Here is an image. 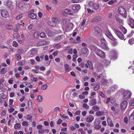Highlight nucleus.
Segmentation results:
<instances>
[{
  "instance_id": "f257e3e1",
  "label": "nucleus",
  "mask_w": 134,
  "mask_h": 134,
  "mask_svg": "<svg viewBox=\"0 0 134 134\" xmlns=\"http://www.w3.org/2000/svg\"><path fill=\"white\" fill-rule=\"evenodd\" d=\"M62 22L64 25L67 24L64 26V29H65L66 31H69L72 29L74 26V25L73 23L70 22L68 23L66 19H64Z\"/></svg>"
},
{
  "instance_id": "f03ea898",
  "label": "nucleus",
  "mask_w": 134,
  "mask_h": 134,
  "mask_svg": "<svg viewBox=\"0 0 134 134\" xmlns=\"http://www.w3.org/2000/svg\"><path fill=\"white\" fill-rule=\"evenodd\" d=\"M121 93L123 95V96L125 99L130 98L131 96V93L129 91H125L122 89L121 91Z\"/></svg>"
},
{
  "instance_id": "7ed1b4c3",
  "label": "nucleus",
  "mask_w": 134,
  "mask_h": 134,
  "mask_svg": "<svg viewBox=\"0 0 134 134\" xmlns=\"http://www.w3.org/2000/svg\"><path fill=\"white\" fill-rule=\"evenodd\" d=\"M113 31L116 35L121 40H123L124 38V36L122 33L119 29H114Z\"/></svg>"
},
{
  "instance_id": "20e7f679",
  "label": "nucleus",
  "mask_w": 134,
  "mask_h": 134,
  "mask_svg": "<svg viewBox=\"0 0 134 134\" xmlns=\"http://www.w3.org/2000/svg\"><path fill=\"white\" fill-rule=\"evenodd\" d=\"M4 3V5L6 6L9 9L11 10L13 9L14 6L12 2L8 0H5Z\"/></svg>"
},
{
  "instance_id": "39448f33",
  "label": "nucleus",
  "mask_w": 134,
  "mask_h": 134,
  "mask_svg": "<svg viewBox=\"0 0 134 134\" xmlns=\"http://www.w3.org/2000/svg\"><path fill=\"white\" fill-rule=\"evenodd\" d=\"M96 54L101 58H104L105 57V53L101 50L97 49L96 52Z\"/></svg>"
},
{
  "instance_id": "423d86ee",
  "label": "nucleus",
  "mask_w": 134,
  "mask_h": 134,
  "mask_svg": "<svg viewBox=\"0 0 134 134\" xmlns=\"http://www.w3.org/2000/svg\"><path fill=\"white\" fill-rule=\"evenodd\" d=\"M101 42L102 43V47L106 50H108L109 48L108 47L107 43L106 41L104 39H102L101 40Z\"/></svg>"
},
{
  "instance_id": "0eeeda50",
  "label": "nucleus",
  "mask_w": 134,
  "mask_h": 134,
  "mask_svg": "<svg viewBox=\"0 0 134 134\" xmlns=\"http://www.w3.org/2000/svg\"><path fill=\"white\" fill-rule=\"evenodd\" d=\"M116 101V100L115 98L112 97H111L107 99L105 101V103L107 104L109 103L110 102L111 104H114Z\"/></svg>"
},
{
  "instance_id": "6e6552de",
  "label": "nucleus",
  "mask_w": 134,
  "mask_h": 134,
  "mask_svg": "<svg viewBox=\"0 0 134 134\" xmlns=\"http://www.w3.org/2000/svg\"><path fill=\"white\" fill-rule=\"evenodd\" d=\"M122 15H120L116 14L115 16V20L117 22L122 24V23L123 20L121 19Z\"/></svg>"
},
{
  "instance_id": "1a4fd4ad",
  "label": "nucleus",
  "mask_w": 134,
  "mask_h": 134,
  "mask_svg": "<svg viewBox=\"0 0 134 134\" xmlns=\"http://www.w3.org/2000/svg\"><path fill=\"white\" fill-rule=\"evenodd\" d=\"M94 66L95 68L99 71L103 67L102 65L99 62L96 63L95 64Z\"/></svg>"
},
{
  "instance_id": "9d476101",
  "label": "nucleus",
  "mask_w": 134,
  "mask_h": 134,
  "mask_svg": "<svg viewBox=\"0 0 134 134\" xmlns=\"http://www.w3.org/2000/svg\"><path fill=\"white\" fill-rule=\"evenodd\" d=\"M80 8L81 7L79 4H75L72 7V9L75 11V13H77L80 9Z\"/></svg>"
},
{
  "instance_id": "9b49d317",
  "label": "nucleus",
  "mask_w": 134,
  "mask_h": 134,
  "mask_svg": "<svg viewBox=\"0 0 134 134\" xmlns=\"http://www.w3.org/2000/svg\"><path fill=\"white\" fill-rule=\"evenodd\" d=\"M127 105V102L126 101H123L120 104V108L121 110H124L126 108Z\"/></svg>"
},
{
  "instance_id": "f8f14e48",
  "label": "nucleus",
  "mask_w": 134,
  "mask_h": 134,
  "mask_svg": "<svg viewBox=\"0 0 134 134\" xmlns=\"http://www.w3.org/2000/svg\"><path fill=\"white\" fill-rule=\"evenodd\" d=\"M2 16L4 18H7L9 16V13L8 12L5 10H2L1 12Z\"/></svg>"
},
{
  "instance_id": "ddd939ff",
  "label": "nucleus",
  "mask_w": 134,
  "mask_h": 134,
  "mask_svg": "<svg viewBox=\"0 0 134 134\" xmlns=\"http://www.w3.org/2000/svg\"><path fill=\"white\" fill-rule=\"evenodd\" d=\"M94 29L95 31V34L97 35H100L102 32L101 29L98 27L96 26L94 27Z\"/></svg>"
},
{
  "instance_id": "4468645a",
  "label": "nucleus",
  "mask_w": 134,
  "mask_h": 134,
  "mask_svg": "<svg viewBox=\"0 0 134 134\" xmlns=\"http://www.w3.org/2000/svg\"><path fill=\"white\" fill-rule=\"evenodd\" d=\"M118 11L120 14H125L126 13V11L125 9L122 6L119 7Z\"/></svg>"
},
{
  "instance_id": "2eb2a0df",
  "label": "nucleus",
  "mask_w": 134,
  "mask_h": 134,
  "mask_svg": "<svg viewBox=\"0 0 134 134\" xmlns=\"http://www.w3.org/2000/svg\"><path fill=\"white\" fill-rule=\"evenodd\" d=\"M105 34L108 38L110 40H113V39H114L112 35L108 31H105Z\"/></svg>"
},
{
  "instance_id": "dca6fc26",
  "label": "nucleus",
  "mask_w": 134,
  "mask_h": 134,
  "mask_svg": "<svg viewBox=\"0 0 134 134\" xmlns=\"http://www.w3.org/2000/svg\"><path fill=\"white\" fill-rule=\"evenodd\" d=\"M128 24L132 28H134V20L132 18L129 19L128 21Z\"/></svg>"
},
{
  "instance_id": "f3484780",
  "label": "nucleus",
  "mask_w": 134,
  "mask_h": 134,
  "mask_svg": "<svg viewBox=\"0 0 134 134\" xmlns=\"http://www.w3.org/2000/svg\"><path fill=\"white\" fill-rule=\"evenodd\" d=\"M94 119V117L92 115H90L86 119V121L88 122H91Z\"/></svg>"
},
{
  "instance_id": "a211bd4d",
  "label": "nucleus",
  "mask_w": 134,
  "mask_h": 134,
  "mask_svg": "<svg viewBox=\"0 0 134 134\" xmlns=\"http://www.w3.org/2000/svg\"><path fill=\"white\" fill-rule=\"evenodd\" d=\"M129 120L131 123L134 122V110L130 115Z\"/></svg>"
},
{
  "instance_id": "6ab92c4d",
  "label": "nucleus",
  "mask_w": 134,
  "mask_h": 134,
  "mask_svg": "<svg viewBox=\"0 0 134 134\" xmlns=\"http://www.w3.org/2000/svg\"><path fill=\"white\" fill-rule=\"evenodd\" d=\"M101 18L100 16H98L93 19H92L91 21V22H98L100 21Z\"/></svg>"
},
{
  "instance_id": "aec40b11",
  "label": "nucleus",
  "mask_w": 134,
  "mask_h": 134,
  "mask_svg": "<svg viewBox=\"0 0 134 134\" xmlns=\"http://www.w3.org/2000/svg\"><path fill=\"white\" fill-rule=\"evenodd\" d=\"M129 105L130 108H134V98H132L129 102Z\"/></svg>"
},
{
  "instance_id": "412c9836",
  "label": "nucleus",
  "mask_w": 134,
  "mask_h": 134,
  "mask_svg": "<svg viewBox=\"0 0 134 134\" xmlns=\"http://www.w3.org/2000/svg\"><path fill=\"white\" fill-rule=\"evenodd\" d=\"M107 121L108 124L109 126L111 127H113L114 126L112 120L110 118H108Z\"/></svg>"
},
{
  "instance_id": "4be33fe9",
  "label": "nucleus",
  "mask_w": 134,
  "mask_h": 134,
  "mask_svg": "<svg viewBox=\"0 0 134 134\" xmlns=\"http://www.w3.org/2000/svg\"><path fill=\"white\" fill-rule=\"evenodd\" d=\"M46 31L49 37L52 36L54 34V33L52 31L47 29L46 30Z\"/></svg>"
},
{
  "instance_id": "5701e85b",
  "label": "nucleus",
  "mask_w": 134,
  "mask_h": 134,
  "mask_svg": "<svg viewBox=\"0 0 134 134\" xmlns=\"http://www.w3.org/2000/svg\"><path fill=\"white\" fill-rule=\"evenodd\" d=\"M28 17L32 19H35L36 18V14L34 13H30L28 14Z\"/></svg>"
},
{
  "instance_id": "b1692460",
  "label": "nucleus",
  "mask_w": 134,
  "mask_h": 134,
  "mask_svg": "<svg viewBox=\"0 0 134 134\" xmlns=\"http://www.w3.org/2000/svg\"><path fill=\"white\" fill-rule=\"evenodd\" d=\"M81 52L84 54H86L88 53L89 51L88 49L86 48H83L81 49Z\"/></svg>"
},
{
  "instance_id": "393cba45",
  "label": "nucleus",
  "mask_w": 134,
  "mask_h": 134,
  "mask_svg": "<svg viewBox=\"0 0 134 134\" xmlns=\"http://www.w3.org/2000/svg\"><path fill=\"white\" fill-rule=\"evenodd\" d=\"M46 42L44 41H41L39 42L37 44L38 46H41L43 45H45L46 44Z\"/></svg>"
},
{
  "instance_id": "a878e982",
  "label": "nucleus",
  "mask_w": 134,
  "mask_h": 134,
  "mask_svg": "<svg viewBox=\"0 0 134 134\" xmlns=\"http://www.w3.org/2000/svg\"><path fill=\"white\" fill-rule=\"evenodd\" d=\"M86 20L85 19H84L82 23V26L81 27L82 30H84V28L86 26L87 24L86 23Z\"/></svg>"
},
{
  "instance_id": "bb28decb",
  "label": "nucleus",
  "mask_w": 134,
  "mask_h": 134,
  "mask_svg": "<svg viewBox=\"0 0 134 134\" xmlns=\"http://www.w3.org/2000/svg\"><path fill=\"white\" fill-rule=\"evenodd\" d=\"M119 28L123 32L124 34H125L126 33L127 31V30L122 26H120L119 27Z\"/></svg>"
},
{
  "instance_id": "cd10ccee",
  "label": "nucleus",
  "mask_w": 134,
  "mask_h": 134,
  "mask_svg": "<svg viewBox=\"0 0 134 134\" xmlns=\"http://www.w3.org/2000/svg\"><path fill=\"white\" fill-rule=\"evenodd\" d=\"M64 67L66 70V72H68V71H69L71 70V68L69 67V65L67 64H65Z\"/></svg>"
},
{
  "instance_id": "c85d7f7f",
  "label": "nucleus",
  "mask_w": 134,
  "mask_h": 134,
  "mask_svg": "<svg viewBox=\"0 0 134 134\" xmlns=\"http://www.w3.org/2000/svg\"><path fill=\"white\" fill-rule=\"evenodd\" d=\"M117 86L116 85H113L111 86L110 88V91H114L117 88Z\"/></svg>"
},
{
  "instance_id": "c756f323",
  "label": "nucleus",
  "mask_w": 134,
  "mask_h": 134,
  "mask_svg": "<svg viewBox=\"0 0 134 134\" xmlns=\"http://www.w3.org/2000/svg\"><path fill=\"white\" fill-rule=\"evenodd\" d=\"M7 72V70L4 68H2L1 70L0 73L3 75L5 74Z\"/></svg>"
},
{
  "instance_id": "7c9ffc66",
  "label": "nucleus",
  "mask_w": 134,
  "mask_h": 134,
  "mask_svg": "<svg viewBox=\"0 0 134 134\" xmlns=\"http://www.w3.org/2000/svg\"><path fill=\"white\" fill-rule=\"evenodd\" d=\"M100 87V86L99 84L97 83L95 85L94 87V90L95 91H96L98 90Z\"/></svg>"
},
{
  "instance_id": "2f4dec72",
  "label": "nucleus",
  "mask_w": 134,
  "mask_h": 134,
  "mask_svg": "<svg viewBox=\"0 0 134 134\" xmlns=\"http://www.w3.org/2000/svg\"><path fill=\"white\" fill-rule=\"evenodd\" d=\"M97 101L96 99H93L91 100L90 103V105H94L96 103Z\"/></svg>"
},
{
  "instance_id": "473e14b6",
  "label": "nucleus",
  "mask_w": 134,
  "mask_h": 134,
  "mask_svg": "<svg viewBox=\"0 0 134 134\" xmlns=\"http://www.w3.org/2000/svg\"><path fill=\"white\" fill-rule=\"evenodd\" d=\"M100 123V121L98 119H96L94 121V125H99Z\"/></svg>"
},
{
  "instance_id": "72a5a7b5",
  "label": "nucleus",
  "mask_w": 134,
  "mask_h": 134,
  "mask_svg": "<svg viewBox=\"0 0 134 134\" xmlns=\"http://www.w3.org/2000/svg\"><path fill=\"white\" fill-rule=\"evenodd\" d=\"M112 54L113 56L112 57V58H113V59H116L117 57V54L116 52L115 51H114V52H112L111 53Z\"/></svg>"
},
{
  "instance_id": "f704fd0d",
  "label": "nucleus",
  "mask_w": 134,
  "mask_h": 134,
  "mask_svg": "<svg viewBox=\"0 0 134 134\" xmlns=\"http://www.w3.org/2000/svg\"><path fill=\"white\" fill-rule=\"evenodd\" d=\"M87 63L89 67L91 69L93 68L92 64V62L90 60H88Z\"/></svg>"
},
{
  "instance_id": "c9c22d12",
  "label": "nucleus",
  "mask_w": 134,
  "mask_h": 134,
  "mask_svg": "<svg viewBox=\"0 0 134 134\" xmlns=\"http://www.w3.org/2000/svg\"><path fill=\"white\" fill-rule=\"evenodd\" d=\"M93 8L96 10H97L99 8L98 4L97 3L94 4L93 6Z\"/></svg>"
},
{
  "instance_id": "e433bc0d",
  "label": "nucleus",
  "mask_w": 134,
  "mask_h": 134,
  "mask_svg": "<svg viewBox=\"0 0 134 134\" xmlns=\"http://www.w3.org/2000/svg\"><path fill=\"white\" fill-rule=\"evenodd\" d=\"M37 100L39 102H42L43 100L42 96L40 95H38V96Z\"/></svg>"
},
{
  "instance_id": "4c0bfd02",
  "label": "nucleus",
  "mask_w": 134,
  "mask_h": 134,
  "mask_svg": "<svg viewBox=\"0 0 134 134\" xmlns=\"http://www.w3.org/2000/svg\"><path fill=\"white\" fill-rule=\"evenodd\" d=\"M103 114V112L101 111H98L96 113V114L97 116H100L102 115Z\"/></svg>"
},
{
  "instance_id": "58836bf2",
  "label": "nucleus",
  "mask_w": 134,
  "mask_h": 134,
  "mask_svg": "<svg viewBox=\"0 0 134 134\" xmlns=\"http://www.w3.org/2000/svg\"><path fill=\"white\" fill-rule=\"evenodd\" d=\"M107 81L105 79L103 78H102L101 80V82L102 84L103 85H105L107 83Z\"/></svg>"
},
{
  "instance_id": "ea45409f",
  "label": "nucleus",
  "mask_w": 134,
  "mask_h": 134,
  "mask_svg": "<svg viewBox=\"0 0 134 134\" xmlns=\"http://www.w3.org/2000/svg\"><path fill=\"white\" fill-rule=\"evenodd\" d=\"M110 61L109 60H105L103 61V63L104 65L107 66L109 64L110 62Z\"/></svg>"
},
{
  "instance_id": "a19ab883",
  "label": "nucleus",
  "mask_w": 134,
  "mask_h": 134,
  "mask_svg": "<svg viewBox=\"0 0 134 134\" xmlns=\"http://www.w3.org/2000/svg\"><path fill=\"white\" fill-rule=\"evenodd\" d=\"M16 26H18L19 25L21 26L22 25V27L24 26V23L22 22V21L21 20L20 21L19 23H18L16 25Z\"/></svg>"
},
{
  "instance_id": "79ce46f5",
  "label": "nucleus",
  "mask_w": 134,
  "mask_h": 134,
  "mask_svg": "<svg viewBox=\"0 0 134 134\" xmlns=\"http://www.w3.org/2000/svg\"><path fill=\"white\" fill-rule=\"evenodd\" d=\"M39 34L40 33L38 32H36L34 34V37L35 38H37L39 36Z\"/></svg>"
},
{
  "instance_id": "37998d69",
  "label": "nucleus",
  "mask_w": 134,
  "mask_h": 134,
  "mask_svg": "<svg viewBox=\"0 0 134 134\" xmlns=\"http://www.w3.org/2000/svg\"><path fill=\"white\" fill-rule=\"evenodd\" d=\"M87 3L90 6H92L93 5V2L90 1H87Z\"/></svg>"
},
{
  "instance_id": "c03bdc74",
  "label": "nucleus",
  "mask_w": 134,
  "mask_h": 134,
  "mask_svg": "<svg viewBox=\"0 0 134 134\" xmlns=\"http://www.w3.org/2000/svg\"><path fill=\"white\" fill-rule=\"evenodd\" d=\"M52 22L55 23V24L57 23L58 22V20L57 18H52Z\"/></svg>"
},
{
  "instance_id": "a18cd8bd",
  "label": "nucleus",
  "mask_w": 134,
  "mask_h": 134,
  "mask_svg": "<svg viewBox=\"0 0 134 134\" xmlns=\"http://www.w3.org/2000/svg\"><path fill=\"white\" fill-rule=\"evenodd\" d=\"M20 126L21 125L20 124L17 123L15 125L14 127L15 129H16L20 128Z\"/></svg>"
},
{
  "instance_id": "49530a36",
  "label": "nucleus",
  "mask_w": 134,
  "mask_h": 134,
  "mask_svg": "<svg viewBox=\"0 0 134 134\" xmlns=\"http://www.w3.org/2000/svg\"><path fill=\"white\" fill-rule=\"evenodd\" d=\"M32 118V116L31 115H28L27 116V119L30 121H31Z\"/></svg>"
},
{
  "instance_id": "de8ad7c7",
  "label": "nucleus",
  "mask_w": 134,
  "mask_h": 134,
  "mask_svg": "<svg viewBox=\"0 0 134 134\" xmlns=\"http://www.w3.org/2000/svg\"><path fill=\"white\" fill-rule=\"evenodd\" d=\"M83 107L86 109H88L89 107L86 103H83Z\"/></svg>"
},
{
  "instance_id": "09e8293b",
  "label": "nucleus",
  "mask_w": 134,
  "mask_h": 134,
  "mask_svg": "<svg viewBox=\"0 0 134 134\" xmlns=\"http://www.w3.org/2000/svg\"><path fill=\"white\" fill-rule=\"evenodd\" d=\"M129 43L130 44H132L134 43V39L133 38H131L129 41Z\"/></svg>"
},
{
  "instance_id": "8fccbe9b",
  "label": "nucleus",
  "mask_w": 134,
  "mask_h": 134,
  "mask_svg": "<svg viewBox=\"0 0 134 134\" xmlns=\"http://www.w3.org/2000/svg\"><path fill=\"white\" fill-rule=\"evenodd\" d=\"M116 2V1L115 0H111L108 2V4L110 5H111L115 3Z\"/></svg>"
},
{
  "instance_id": "3c124183",
  "label": "nucleus",
  "mask_w": 134,
  "mask_h": 134,
  "mask_svg": "<svg viewBox=\"0 0 134 134\" xmlns=\"http://www.w3.org/2000/svg\"><path fill=\"white\" fill-rule=\"evenodd\" d=\"M13 46L15 47H17L18 46V44L15 41H13L12 44Z\"/></svg>"
},
{
  "instance_id": "603ef678",
  "label": "nucleus",
  "mask_w": 134,
  "mask_h": 134,
  "mask_svg": "<svg viewBox=\"0 0 134 134\" xmlns=\"http://www.w3.org/2000/svg\"><path fill=\"white\" fill-rule=\"evenodd\" d=\"M47 85L46 84L42 86L41 89L43 90H45L47 89Z\"/></svg>"
},
{
  "instance_id": "864d4df0",
  "label": "nucleus",
  "mask_w": 134,
  "mask_h": 134,
  "mask_svg": "<svg viewBox=\"0 0 134 134\" xmlns=\"http://www.w3.org/2000/svg\"><path fill=\"white\" fill-rule=\"evenodd\" d=\"M99 109V107L97 105H95L93 107V109L95 111H97Z\"/></svg>"
},
{
  "instance_id": "5fc2aeb1",
  "label": "nucleus",
  "mask_w": 134,
  "mask_h": 134,
  "mask_svg": "<svg viewBox=\"0 0 134 134\" xmlns=\"http://www.w3.org/2000/svg\"><path fill=\"white\" fill-rule=\"evenodd\" d=\"M77 57V54H75L73 55L72 58V61H76V59Z\"/></svg>"
},
{
  "instance_id": "6e6d98bb",
  "label": "nucleus",
  "mask_w": 134,
  "mask_h": 134,
  "mask_svg": "<svg viewBox=\"0 0 134 134\" xmlns=\"http://www.w3.org/2000/svg\"><path fill=\"white\" fill-rule=\"evenodd\" d=\"M1 97L3 99H5L6 97V95L4 93H2L1 94Z\"/></svg>"
},
{
  "instance_id": "4d7b16f0",
  "label": "nucleus",
  "mask_w": 134,
  "mask_h": 134,
  "mask_svg": "<svg viewBox=\"0 0 134 134\" xmlns=\"http://www.w3.org/2000/svg\"><path fill=\"white\" fill-rule=\"evenodd\" d=\"M28 124V123L25 121H23L22 123V125L23 126H27Z\"/></svg>"
},
{
  "instance_id": "13d9d810",
  "label": "nucleus",
  "mask_w": 134,
  "mask_h": 134,
  "mask_svg": "<svg viewBox=\"0 0 134 134\" xmlns=\"http://www.w3.org/2000/svg\"><path fill=\"white\" fill-rule=\"evenodd\" d=\"M46 34L44 32L41 33L40 34V36L41 38H43L45 36Z\"/></svg>"
},
{
  "instance_id": "bf43d9fd",
  "label": "nucleus",
  "mask_w": 134,
  "mask_h": 134,
  "mask_svg": "<svg viewBox=\"0 0 134 134\" xmlns=\"http://www.w3.org/2000/svg\"><path fill=\"white\" fill-rule=\"evenodd\" d=\"M78 131L81 132L82 134H85V131L82 128L79 129L78 130Z\"/></svg>"
},
{
  "instance_id": "052dcab7",
  "label": "nucleus",
  "mask_w": 134,
  "mask_h": 134,
  "mask_svg": "<svg viewBox=\"0 0 134 134\" xmlns=\"http://www.w3.org/2000/svg\"><path fill=\"white\" fill-rule=\"evenodd\" d=\"M13 36L14 38H17L19 37L20 35L19 34L15 33L13 34Z\"/></svg>"
},
{
  "instance_id": "680f3d73",
  "label": "nucleus",
  "mask_w": 134,
  "mask_h": 134,
  "mask_svg": "<svg viewBox=\"0 0 134 134\" xmlns=\"http://www.w3.org/2000/svg\"><path fill=\"white\" fill-rule=\"evenodd\" d=\"M13 26L9 25L7 26L6 28L8 30H11L13 29Z\"/></svg>"
},
{
  "instance_id": "e2e57ef3",
  "label": "nucleus",
  "mask_w": 134,
  "mask_h": 134,
  "mask_svg": "<svg viewBox=\"0 0 134 134\" xmlns=\"http://www.w3.org/2000/svg\"><path fill=\"white\" fill-rule=\"evenodd\" d=\"M63 122L62 120L61 119H59L57 121V124L58 125L60 124Z\"/></svg>"
},
{
  "instance_id": "0e129e2a",
  "label": "nucleus",
  "mask_w": 134,
  "mask_h": 134,
  "mask_svg": "<svg viewBox=\"0 0 134 134\" xmlns=\"http://www.w3.org/2000/svg\"><path fill=\"white\" fill-rule=\"evenodd\" d=\"M30 54H31L34 55L36 53V51L35 49H32L30 51Z\"/></svg>"
},
{
  "instance_id": "69168bd1",
  "label": "nucleus",
  "mask_w": 134,
  "mask_h": 134,
  "mask_svg": "<svg viewBox=\"0 0 134 134\" xmlns=\"http://www.w3.org/2000/svg\"><path fill=\"white\" fill-rule=\"evenodd\" d=\"M34 26V24H31L28 26V29L29 30H31Z\"/></svg>"
},
{
  "instance_id": "338daca9",
  "label": "nucleus",
  "mask_w": 134,
  "mask_h": 134,
  "mask_svg": "<svg viewBox=\"0 0 134 134\" xmlns=\"http://www.w3.org/2000/svg\"><path fill=\"white\" fill-rule=\"evenodd\" d=\"M14 100L13 99H10L9 100V106L10 107H11V105L12 104Z\"/></svg>"
},
{
  "instance_id": "774afa93",
  "label": "nucleus",
  "mask_w": 134,
  "mask_h": 134,
  "mask_svg": "<svg viewBox=\"0 0 134 134\" xmlns=\"http://www.w3.org/2000/svg\"><path fill=\"white\" fill-rule=\"evenodd\" d=\"M101 128V126L99 125H94V128L98 130Z\"/></svg>"
}]
</instances>
